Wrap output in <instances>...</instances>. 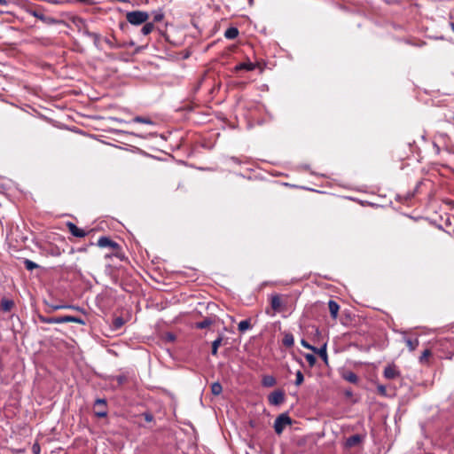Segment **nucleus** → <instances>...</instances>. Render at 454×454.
Listing matches in <instances>:
<instances>
[{
    "label": "nucleus",
    "mask_w": 454,
    "mask_h": 454,
    "mask_svg": "<svg viewBox=\"0 0 454 454\" xmlns=\"http://www.w3.org/2000/svg\"><path fill=\"white\" fill-rule=\"evenodd\" d=\"M149 19V14L144 11H132L126 14V20L134 26H139L145 23Z\"/></svg>",
    "instance_id": "f257e3e1"
},
{
    "label": "nucleus",
    "mask_w": 454,
    "mask_h": 454,
    "mask_svg": "<svg viewBox=\"0 0 454 454\" xmlns=\"http://www.w3.org/2000/svg\"><path fill=\"white\" fill-rule=\"evenodd\" d=\"M292 424L291 418L286 413H282L277 417L274 422V430L276 434H281L286 426Z\"/></svg>",
    "instance_id": "f03ea898"
},
{
    "label": "nucleus",
    "mask_w": 454,
    "mask_h": 454,
    "mask_svg": "<svg viewBox=\"0 0 454 454\" xmlns=\"http://www.w3.org/2000/svg\"><path fill=\"white\" fill-rule=\"evenodd\" d=\"M286 304L283 302L279 294H273L270 296V307L274 313H270L269 309H266V313L273 316L276 312H280L284 309Z\"/></svg>",
    "instance_id": "7ed1b4c3"
},
{
    "label": "nucleus",
    "mask_w": 454,
    "mask_h": 454,
    "mask_svg": "<svg viewBox=\"0 0 454 454\" xmlns=\"http://www.w3.org/2000/svg\"><path fill=\"white\" fill-rule=\"evenodd\" d=\"M98 246L99 247H109V248L113 249L114 251H115V254H114L115 256H118V257L120 256L118 254V250L120 248L119 244L116 243L115 241L112 240L110 238H108L106 236H102L98 239Z\"/></svg>",
    "instance_id": "20e7f679"
},
{
    "label": "nucleus",
    "mask_w": 454,
    "mask_h": 454,
    "mask_svg": "<svg viewBox=\"0 0 454 454\" xmlns=\"http://www.w3.org/2000/svg\"><path fill=\"white\" fill-rule=\"evenodd\" d=\"M383 375L387 380H395L400 377V372L395 364H391L385 367Z\"/></svg>",
    "instance_id": "39448f33"
},
{
    "label": "nucleus",
    "mask_w": 454,
    "mask_h": 454,
    "mask_svg": "<svg viewBox=\"0 0 454 454\" xmlns=\"http://www.w3.org/2000/svg\"><path fill=\"white\" fill-rule=\"evenodd\" d=\"M285 401V394L281 390H276L269 395V402L272 405H279Z\"/></svg>",
    "instance_id": "423d86ee"
},
{
    "label": "nucleus",
    "mask_w": 454,
    "mask_h": 454,
    "mask_svg": "<svg viewBox=\"0 0 454 454\" xmlns=\"http://www.w3.org/2000/svg\"><path fill=\"white\" fill-rule=\"evenodd\" d=\"M27 12L37 18L38 20L47 23V24H51V23H54L55 20L52 19V18H50V17H46L43 12L40 10H36V9H28L27 10Z\"/></svg>",
    "instance_id": "0eeeda50"
},
{
    "label": "nucleus",
    "mask_w": 454,
    "mask_h": 454,
    "mask_svg": "<svg viewBox=\"0 0 454 454\" xmlns=\"http://www.w3.org/2000/svg\"><path fill=\"white\" fill-rule=\"evenodd\" d=\"M67 227L70 233L77 238H84L87 235V232L82 229L78 228L74 223L67 222Z\"/></svg>",
    "instance_id": "6e6552de"
},
{
    "label": "nucleus",
    "mask_w": 454,
    "mask_h": 454,
    "mask_svg": "<svg viewBox=\"0 0 454 454\" xmlns=\"http://www.w3.org/2000/svg\"><path fill=\"white\" fill-rule=\"evenodd\" d=\"M95 406H102V410L95 411V416L98 418H106L107 416L106 400L98 398L95 401Z\"/></svg>",
    "instance_id": "1a4fd4ad"
},
{
    "label": "nucleus",
    "mask_w": 454,
    "mask_h": 454,
    "mask_svg": "<svg viewBox=\"0 0 454 454\" xmlns=\"http://www.w3.org/2000/svg\"><path fill=\"white\" fill-rule=\"evenodd\" d=\"M256 67L255 64L247 61V62H242L238 65H236L233 68L234 72H239V71H253Z\"/></svg>",
    "instance_id": "9d476101"
},
{
    "label": "nucleus",
    "mask_w": 454,
    "mask_h": 454,
    "mask_svg": "<svg viewBox=\"0 0 454 454\" xmlns=\"http://www.w3.org/2000/svg\"><path fill=\"white\" fill-rule=\"evenodd\" d=\"M104 42L108 45L110 49H120L126 46L125 43H121L117 42L115 36L113 35L111 38L106 37L104 38Z\"/></svg>",
    "instance_id": "9b49d317"
},
{
    "label": "nucleus",
    "mask_w": 454,
    "mask_h": 454,
    "mask_svg": "<svg viewBox=\"0 0 454 454\" xmlns=\"http://www.w3.org/2000/svg\"><path fill=\"white\" fill-rule=\"evenodd\" d=\"M363 440L360 434H353L346 439V447L352 448L358 445Z\"/></svg>",
    "instance_id": "f8f14e48"
},
{
    "label": "nucleus",
    "mask_w": 454,
    "mask_h": 454,
    "mask_svg": "<svg viewBox=\"0 0 454 454\" xmlns=\"http://www.w3.org/2000/svg\"><path fill=\"white\" fill-rule=\"evenodd\" d=\"M41 322L45 324H64L63 316L61 317H43L39 316Z\"/></svg>",
    "instance_id": "ddd939ff"
},
{
    "label": "nucleus",
    "mask_w": 454,
    "mask_h": 454,
    "mask_svg": "<svg viewBox=\"0 0 454 454\" xmlns=\"http://www.w3.org/2000/svg\"><path fill=\"white\" fill-rule=\"evenodd\" d=\"M328 308L330 310L331 317L333 319H336L338 317L339 309H340L339 304L335 301L330 300L328 302Z\"/></svg>",
    "instance_id": "4468645a"
},
{
    "label": "nucleus",
    "mask_w": 454,
    "mask_h": 454,
    "mask_svg": "<svg viewBox=\"0 0 454 454\" xmlns=\"http://www.w3.org/2000/svg\"><path fill=\"white\" fill-rule=\"evenodd\" d=\"M342 378L347 380L348 382L356 384L358 382V376L351 372V371H346L342 373Z\"/></svg>",
    "instance_id": "2eb2a0df"
},
{
    "label": "nucleus",
    "mask_w": 454,
    "mask_h": 454,
    "mask_svg": "<svg viewBox=\"0 0 454 454\" xmlns=\"http://www.w3.org/2000/svg\"><path fill=\"white\" fill-rule=\"evenodd\" d=\"M83 34L93 40L94 45L97 48H100V35L94 32H90L89 30H84Z\"/></svg>",
    "instance_id": "dca6fc26"
},
{
    "label": "nucleus",
    "mask_w": 454,
    "mask_h": 454,
    "mask_svg": "<svg viewBox=\"0 0 454 454\" xmlns=\"http://www.w3.org/2000/svg\"><path fill=\"white\" fill-rule=\"evenodd\" d=\"M239 35V29L235 27L227 28L224 32V37L229 40H233Z\"/></svg>",
    "instance_id": "f3484780"
},
{
    "label": "nucleus",
    "mask_w": 454,
    "mask_h": 454,
    "mask_svg": "<svg viewBox=\"0 0 454 454\" xmlns=\"http://www.w3.org/2000/svg\"><path fill=\"white\" fill-rule=\"evenodd\" d=\"M14 302L12 300L9 299H3L0 302V309L1 310L4 312L11 311V309L13 308Z\"/></svg>",
    "instance_id": "a211bd4d"
},
{
    "label": "nucleus",
    "mask_w": 454,
    "mask_h": 454,
    "mask_svg": "<svg viewBox=\"0 0 454 454\" xmlns=\"http://www.w3.org/2000/svg\"><path fill=\"white\" fill-rule=\"evenodd\" d=\"M276 379L271 375H265L262 380V386L266 387H273L276 385Z\"/></svg>",
    "instance_id": "6ab92c4d"
},
{
    "label": "nucleus",
    "mask_w": 454,
    "mask_h": 454,
    "mask_svg": "<svg viewBox=\"0 0 454 454\" xmlns=\"http://www.w3.org/2000/svg\"><path fill=\"white\" fill-rule=\"evenodd\" d=\"M214 323L211 317H206L202 321L197 322L195 327L198 329H205L209 327Z\"/></svg>",
    "instance_id": "aec40b11"
},
{
    "label": "nucleus",
    "mask_w": 454,
    "mask_h": 454,
    "mask_svg": "<svg viewBox=\"0 0 454 454\" xmlns=\"http://www.w3.org/2000/svg\"><path fill=\"white\" fill-rule=\"evenodd\" d=\"M64 323H77L79 325H85V321L81 317L74 316H63Z\"/></svg>",
    "instance_id": "412c9836"
},
{
    "label": "nucleus",
    "mask_w": 454,
    "mask_h": 454,
    "mask_svg": "<svg viewBox=\"0 0 454 454\" xmlns=\"http://www.w3.org/2000/svg\"><path fill=\"white\" fill-rule=\"evenodd\" d=\"M282 343L286 348H291L294 343V335L290 333H286L284 335V338L282 340Z\"/></svg>",
    "instance_id": "4be33fe9"
},
{
    "label": "nucleus",
    "mask_w": 454,
    "mask_h": 454,
    "mask_svg": "<svg viewBox=\"0 0 454 454\" xmlns=\"http://www.w3.org/2000/svg\"><path fill=\"white\" fill-rule=\"evenodd\" d=\"M251 327H252V325H251L250 319L242 320L238 325V330L241 333L247 331Z\"/></svg>",
    "instance_id": "5701e85b"
},
{
    "label": "nucleus",
    "mask_w": 454,
    "mask_h": 454,
    "mask_svg": "<svg viewBox=\"0 0 454 454\" xmlns=\"http://www.w3.org/2000/svg\"><path fill=\"white\" fill-rule=\"evenodd\" d=\"M404 341H405L410 351H414L419 344V341L418 339L412 340L411 338H405Z\"/></svg>",
    "instance_id": "b1692460"
},
{
    "label": "nucleus",
    "mask_w": 454,
    "mask_h": 454,
    "mask_svg": "<svg viewBox=\"0 0 454 454\" xmlns=\"http://www.w3.org/2000/svg\"><path fill=\"white\" fill-rule=\"evenodd\" d=\"M222 341H223V335L220 334L218 335V337L212 342V350H211V353L213 356H216L217 355V350H218V348L220 347V345L222 344Z\"/></svg>",
    "instance_id": "393cba45"
},
{
    "label": "nucleus",
    "mask_w": 454,
    "mask_h": 454,
    "mask_svg": "<svg viewBox=\"0 0 454 454\" xmlns=\"http://www.w3.org/2000/svg\"><path fill=\"white\" fill-rule=\"evenodd\" d=\"M315 353H317L319 356L327 363L328 356L326 352V343H325L320 348H317V351H314Z\"/></svg>",
    "instance_id": "a878e982"
},
{
    "label": "nucleus",
    "mask_w": 454,
    "mask_h": 454,
    "mask_svg": "<svg viewBox=\"0 0 454 454\" xmlns=\"http://www.w3.org/2000/svg\"><path fill=\"white\" fill-rule=\"evenodd\" d=\"M154 28V25L153 23L152 22H145V25L143 26L142 29H141V33L144 35H147L149 34L152 33V31L153 30Z\"/></svg>",
    "instance_id": "bb28decb"
},
{
    "label": "nucleus",
    "mask_w": 454,
    "mask_h": 454,
    "mask_svg": "<svg viewBox=\"0 0 454 454\" xmlns=\"http://www.w3.org/2000/svg\"><path fill=\"white\" fill-rule=\"evenodd\" d=\"M223 391V387L219 382H214L211 385V392L214 395H219Z\"/></svg>",
    "instance_id": "cd10ccee"
},
{
    "label": "nucleus",
    "mask_w": 454,
    "mask_h": 454,
    "mask_svg": "<svg viewBox=\"0 0 454 454\" xmlns=\"http://www.w3.org/2000/svg\"><path fill=\"white\" fill-rule=\"evenodd\" d=\"M24 265H25V268L27 270H33L37 269L39 267V265L37 263L34 262L33 261H31L29 259H25L24 260Z\"/></svg>",
    "instance_id": "c85d7f7f"
},
{
    "label": "nucleus",
    "mask_w": 454,
    "mask_h": 454,
    "mask_svg": "<svg viewBox=\"0 0 454 454\" xmlns=\"http://www.w3.org/2000/svg\"><path fill=\"white\" fill-rule=\"evenodd\" d=\"M133 121L135 122H138V123H145V124H152L153 121L148 119V118H145V117H142V116H137L133 119Z\"/></svg>",
    "instance_id": "c756f323"
},
{
    "label": "nucleus",
    "mask_w": 454,
    "mask_h": 454,
    "mask_svg": "<svg viewBox=\"0 0 454 454\" xmlns=\"http://www.w3.org/2000/svg\"><path fill=\"white\" fill-rule=\"evenodd\" d=\"M430 356H431V351L429 349H425L419 357V362L425 363Z\"/></svg>",
    "instance_id": "7c9ffc66"
},
{
    "label": "nucleus",
    "mask_w": 454,
    "mask_h": 454,
    "mask_svg": "<svg viewBox=\"0 0 454 454\" xmlns=\"http://www.w3.org/2000/svg\"><path fill=\"white\" fill-rule=\"evenodd\" d=\"M305 359H306V361L309 363V364L310 366H313L316 364V361H317L316 356L314 355H312V354H306L305 355Z\"/></svg>",
    "instance_id": "2f4dec72"
},
{
    "label": "nucleus",
    "mask_w": 454,
    "mask_h": 454,
    "mask_svg": "<svg viewBox=\"0 0 454 454\" xmlns=\"http://www.w3.org/2000/svg\"><path fill=\"white\" fill-rule=\"evenodd\" d=\"M304 380V376L301 371L296 372L295 385L300 386Z\"/></svg>",
    "instance_id": "473e14b6"
},
{
    "label": "nucleus",
    "mask_w": 454,
    "mask_h": 454,
    "mask_svg": "<svg viewBox=\"0 0 454 454\" xmlns=\"http://www.w3.org/2000/svg\"><path fill=\"white\" fill-rule=\"evenodd\" d=\"M124 320L122 317H116L114 320V326L115 329H119L121 328L123 325H124Z\"/></svg>",
    "instance_id": "72a5a7b5"
},
{
    "label": "nucleus",
    "mask_w": 454,
    "mask_h": 454,
    "mask_svg": "<svg viewBox=\"0 0 454 454\" xmlns=\"http://www.w3.org/2000/svg\"><path fill=\"white\" fill-rule=\"evenodd\" d=\"M301 344L304 348H308V349H310V350H312V351H317V348H315V347L311 346V345H310L307 340H305L304 339H302V340H301Z\"/></svg>",
    "instance_id": "f704fd0d"
},
{
    "label": "nucleus",
    "mask_w": 454,
    "mask_h": 454,
    "mask_svg": "<svg viewBox=\"0 0 454 454\" xmlns=\"http://www.w3.org/2000/svg\"><path fill=\"white\" fill-rule=\"evenodd\" d=\"M115 380H116L118 385L121 386V385L124 384L127 381V377L125 375H123V374L122 375H118V376L115 377Z\"/></svg>",
    "instance_id": "c9c22d12"
},
{
    "label": "nucleus",
    "mask_w": 454,
    "mask_h": 454,
    "mask_svg": "<svg viewBox=\"0 0 454 454\" xmlns=\"http://www.w3.org/2000/svg\"><path fill=\"white\" fill-rule=\"evenodd\" d=\"M75 309V307L70 306V305H56V306H52V309L53 310H58V309ZM76 309H79V308H76Z\"/></svg>",
    "instance_id": "e433bc0d"
},
{
    "label": "nucleus",
    "mask_w": 454,
    "mask_h": 454,
    "mask_svg": "<svg viewBox=\"0 0 454 454\" xmlns=\"http://www.w3.org/2000/svg\"><path fill=\"white\" fill-rule=\"evenodd\" d=\"M142 416L144 417V419H145V420L146 422H152L153 420V419H154L153 415L152 413H150V412H144L142 414Z\"/></svg>",
    "instance_id": "4c0bfd02"
},
{
    "label": "nucleus",
    "mask_w": 454,
    "mask_h": 454,
    "mask_svg": "<svg viewBox=\"0 0 454 454\" xmlns=\"http://www.w3.org/2000/svg\"><path fill=\"white\" fill-rule=\"evenodd\" d=\"M377 390H378L379 394L381 395H387V388L383 385H378L377 386Z\"/></svg>",
    "instance_id": "58836bf2"
},
{
    "label": "nucleus",
    "mask_w": 454,
    "mask_h": 454,
    "mask_svg": "<svg viewBox=\"0 0 454 454\" xmlns=\"http://www.w3.org/2000/svg\"><path fill=\"white\" fill-rule=\"evenodd\" d=\"M163 18H164L163 13H161V12L156 13L153 17V21L160 22L163 20Z\"/></svg>",
    "instance_id": "ea45409f"
},
{
    "label": "nucleus",
    "mask_w": 454,
    "mask_h": 454,
    "mask_svg": "<svg viewBox=\"0 0 454 454\" xmlns=\"http://www.w3.org/2000/svg\"><path fill=\"white\" fill-rule=\"evenodd\" d=\"M32 449H33V452L35 454H39L40 453V447H39L38 444H34Z\"/></svg>",
    "instance_id": "a19ab883"
},
{
    "label": "nucleus",
    "mask_w": 454,
    "mask_h": 454,
    "mask_svg": "<svg viewBox=\"0 0 454 454\" xmlns=\"http://www.w3.org/2000/svg\"><path fill=\"white\" fill-rule=\"evenodd\" d=\"M231 160L233 162L237 163V164H240L241 163V161L238 158H236V157H231Z\"/></svg>",
    "instance_id": "79ce46f5"
},
{
    "label": "nucleus",
    "mask_w": 454,
    "mask_h": 454,
    "mask_svg": "<svg viewBox=\"0 0 454 454\" xmlns=\"http://www.w3.org/2000/svg\"><path fill=\"white\" fill-rule=\"evenodd\" d=\"M9 2L7 0H0V5H8Z\"/></svg>",
    "instance_id": "37998d69"
},
{
    "label": "nucleus",
    "mask_w": 454,
    "mask_h": 454,
    "mask_svg": "<svg viewBox=\"0 0 454 454\" xmlns=\"http://www.w3.org/2000/svg\"><path fill=\"white\" fill-rule=\"evenodd\" d=\"M450 27H451L452 31L454 32V22H450Z\"/></svg>",
    "instance_id": "c03bdc74"
},
{
    "label": "nucleus",
    "mask_w": 454,
    "mask_h": 454,
    "mask_svg": "<svg viewBox=\"0 0 454 454\" xmlns=\"http://www.w3.org/2000/svg\"><path fill=\"white\" fill-rule=\"evenodd\" d=\"M168 338L169 340H174V336L172 334H169Z\"/></svg>",
    "instance_id": "a18cd8bd"
},
{
    "label": "nucleus",
    "mask_w": 454,
    "mask_h": 454,
    "mask_svg": "<svg viewBox=\"0 0 454 454\" xmlns=\"http://www.w3.org/2000/svg\"><path fill=\"white\" fill-rule=\"evenodd\" d=\"M434 147L437 149V152L440 151V147L438 145H434Z\"/></svg>",
    "instance_id": "49530a36"
},
{
    "label": "nucleus",
    "mask_w": 454,
    "mask_h": 454,
    "mask_svg": "<svg viewBox=\"0 0 454 454\" xmlns=\"http://www.w3.org/2000/svg\"><path fill=\"white\" fill-rule=\"evenodd\" d=\"M124 26H125L124 24H121V25H120V27H121V29H123Z\"/></svg>",
    "instance_id": "de8ad7c7"
},
{
    "label": "nucleus",
    "mask_w": 454,
    "mask_h": 454,
    "mask_svg": "<svg viewBox=\"0 0 454 454\" xmlns=\"http://www.w3.org/2000/svg\"><path fill=\"white\" fill-rule=\"evenodd\" d=\"M129 44L132 46V45H134V43L130 42Z\"/></svg>",
    "instance_id": "09e8293b"
}]
</instances>
